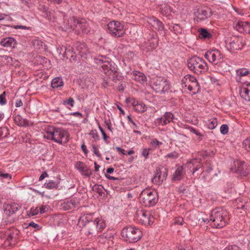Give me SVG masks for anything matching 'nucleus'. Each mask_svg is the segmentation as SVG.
I'll use <instances>...</instances> for the list:
<instances>
[{
  "mask_svg": "<svg viewBox=\"0 0 250 250\" xmlns=\"http://www.w3.org/2000/svg\"><path fill=\"white\" fill-rule=\"evenodd\" d=\"M7 103L6 99V92L4 91L0 95V105H3Z\"/></svg>",
  "mask_w": 250,
  "mask_h": 250,
  "instance_id": "8fccbe9b",
  "label": "nucleus"
},
{
  "mask_svg": "<svg viewBox=\"0 0 250 250\" xmlns=\"http://www.w3.org/2000/svg\"><path fill=\"white\" fill-rule=\"evenodd\" d=\"M44 137L59 144H62L68 141L69 134L67 131L62 128L49 126L46 129Z\"/></svg>",
  "mask_w": 250,
  "mask_h": 250,
  "instance_id": "f03ea898",
  "label": "nucleus"
},
{
  "mask_svg": "<svg viewBox=\"0 0 250 250\" xmlns=\"http://www.w3.org/2000/svg\"><path fill=\"white\" fill-rule=\"evenodd\" d=\"M114 234V231L107 230L106 232L101 235V239L105 238L108 241H112L113 238Z\"/></svg>",
  "mask_w": 250,
  "mask_h": 250,
  "instance_id": "4c0bfd02",
  "label": "nucleus"
},
{
  "mask_svg": "<svg viewBox=\"0 0 250 250\" xmlns=\"http://www.w3.org/2000/svg\"><path fill=\"white\" fill-rule=\"evenodd\" d=\"M161 13L165 16L168 15L171 12V8L169 5L167 4H164L162 5L160 8Z\"/></svg>",
  "mask_w": 250,
  "mask_h": 250,
  "instance_id": "58836bf2",
  "label": "nucleus"
},
{
  "mask_svg": "<svg viewBox=\"0 0 250 250\" xmlns=\"http://www.w3.org/2000/svg\"><path fill=\"white\" fill-rule=\"evenodd\" d=\"M167 176V171L166 168L157 169L152 182L153 183L159 185L166 179Z\"/></svg>",
  "mask_w": 250,
  "mask_h": 250,
  "instance_id": "dca6fc26",
  "label": "nucleus"
},
{
  "mask_svg": "<svg viewBox=\"0 0 250 250\" xmlns=\"http://www.w3.org/2000/svg\"><path fill=\"white\" fill-rule=\"evenodd\" d=\"M131 102L134 110L137 112L142 113L146 110V106L143 103L140 102L134 99H132Z\"/></svg>",
  "mask_w": 250,
  "mask_h": 250,
  "instance_id": "393cba45",
  "label": "nucleus"
},
{
  "mask_svg": "<svg viewBox=\"0 0 250 250\" xmlns=\"http://www.w3.org/2000/svg\"><path fill=\"white\" fill-rule=\"evenodd\" d=\"M109 34L113 37L119 38L123 37L125 30L122 24L118 21H112L107 24Z\"/></svg>",
  "mask_w": 250,
  "mask_h": 250,
  "instance_id": "ddd939ff",
  "label": "nucleus"
},
{
  "mask_svg": "<svg viewBox=\"0 0 250 250\" xmlns=\"http://www.w3.org/2000/svg\"><path fill=\"white\" fill-rule=\"evenodd\" d=\"M234 28L241 33H250V22L246 21H238L233 23Z\"/></svg>",
  "mask_w": 250,
  "mask_h": 250,
  "instance_id": "f3484780",
  "label": "nucleus"
},
{
  "mask_svg": "<svg viewBox=\"0 0 250 250\" xmlns=\"http://www.w3.org/2000/svg\"><path fill=\"white\" fill-rule=\"evenodd\" d=\"M162 144V143L156 138L152 139L150 142V145L154 149L158 148Z\"/></svg>",
  "mask_w": 250,
  "mask_h": 250,
  "instance_id": "c03bdc74",
  "label": "nucleus"
},
{
  "mask_svg": "<svg viewBox=\"0 0 250 250\" xmlns=\"http://www.w3.org/2000/svg\"><path fill=\"white\" fill-rule=\"evenodd\" d=\"M20 208L21 206L16 203L7 205L4 209V217H10L15 214Z\"/></svg>",
  "mask_w": 250,
  "mask_h": 250,
  "instance_id": "5701e85b",
  "label": "nucleus"
},
{
  "mask_svg": "<svg viewBox=\"0 0 250 250\" xmlns=\"http://www.w3.org/2000/svg\"><path fill=\"white\" fill-rule=\"evenodd\" d=\"M212 37L211 34L206 29L201 28L199 33V37L204 39H210Z\"/></svg>",
  "mask_w": 250,
  "mask_h": 250,
  "instance_id": "e433bc0d",
  "label": "nucleus"
},
{
  "mask_svg": "<svg viewBox=\"0 0 250 250\" xmlns=\"http://www.w3.org/2000/svg\"><path fill=\"white\" fill-rule=\"evenodd\" d=\"M63 85V82L60 77H57L53 79L51 82V86L53 88H58Z\"/></svg>",
  "mask_w": 250,
  "mask_h": 250,
  "instance_id": "c9c22d12",
  "label": "nucleus"
},
{
  "mask_svg": "<svg viewBox=\"0 0 250 250\" xmlns=\"http://www.w3.org/2000/svg\"><path fill=\"white\" fill-rule=\"evenodd\" d=\"M69 201L71 203V205H73V208L78 207L80 204V199L76 197H74L70 200H69Z\"/></svg>",
  "mask_w": 250,
  "mask_h": 250,
  "instance_id": "de8ad7c7",
  "label": "nucleus"
},
{
  "mask_svg": "<svg viewBox=\"0 0 250 250\" xmlns=\"http://www.w3.org/2000/svg\"><path fill=\"white\" fill-rule=\"evenodd\" d=\"M74 47L77 52V56H80L85 58V56L89 53L86 45L84 43L77 42Z\"/></svg>",
  "mask_w": 250,
  "mask_h": 250,
  "instance_id": "4be33fe9",
  "label": "nucleus"
},
{
  "mask_svg": "<svg viewBox=\"0 0 250 250\" xmlns=\"http://www.w3.org/2000/svg\"><path fill=\"white\" fill-rule=\"evenodd\" d=\"M241 97L247 101H250V83H245L240 89Z\"/></svg>",
  "mask_w": 250,
  "mask_h": 250,
  "instance_id": "b1692460",
  "label": "nucleus"
},
{
  "mask_svg": "<svg viewBox=\"0 0 250 250\" xmlns=\"http://www.w3.org/2000/svg\"><path fill=\"white\" fill-rule=\"evenodd\" d=\"M205 126L209 129H213L217 125V120L216 118H210L204 121Z\"/></svg>",
  "mask_w": 250,
  "mask_h": 250,
  "instance_id": "7c9ffc66",
  "label": "nucleus"
},
{
  "mask_svg": "<svg viewBox=\"0 0 250 250\" xmlns=\"http://www.w3.org/2000/svg\"><path fill=\"white\" fill-rule=\"evenodd\" d=\"M68 23L64 24L62 30L68 31L72 29L78 35L87 34L91 29L89 24L84 19L77 20L74 17L70 18Z\"/></svg>",
  "mask_w": 250,
  "mask_h": 250,
  "instance_id": "f257e3e1",
  "label": "nucleus"
},
{
  "mask_svg": "<svg viewBox=\"0 0 250 250\" xmlns=\"http://www.w3.org/2000/svg\"><path fill=\"white\" fill-rule=\"evenodd\" d=\"M184 223V220L183 218L181 217H178L175 218L174 224H177V225H182Z\"/></svg>",
  "mask_w": 250,
  "mask_h": 250,
  "instance_id": "4d7b16f0",
  "label": "nucleus"
},
{
  "mask_svg": "<svg viewBox=\"0 0 250 250\" xmlns=\"http://www.w3.org/2000/svg\"><path fill=\"white\" fill-rule=\"evenodd\" d=\"M147 22L150 27L157 30L162 36L166 35L167 30L165 29L164 24L158 19L154 17H149L147 20Z\"/></svg>",
  "mask_w": 250,
  "mask_h": 250,
  "instance_id": "2eb2a0df",
  "label": "nucleus"
},
{
  "mask_svg": "<svg viewBox=\"0 0 250 250\" xmlns=\"http://www.w3.org/2000/svg\"><path fill=\"white\" fill-rule=\"evenodd\" d=\"M224 250H241V249L236 245H230L226 248Z\"/></svg>",
  "mask_w": 250,
  "mask_h": 250,
  "instance_id": "13d9d810",
  "label": "nucleus"
},
{
  "mask_svg": "<svg viewBox=\"0 0 250 250\" xmlns=\"http://www.w3.org/2000/svg\"><path fill=\"white\" fill-rule=\"evenodd\" d=\"M205 58L210 63L214 65H219L221 66L227 65L223 62V55L221 52L217 49H210L204 54Z\"/></svg>",
  "mask_w": 250,
  "mask_h": 250,
  "instance_id": "1a4fd4ad",
  "label": "nucleus"
},
{
  "mask_svg": "<svg viewBox=\"0 0 250 250\" xmlns=\"http://www.w3.org/2000/svg\"><path fill=\"white\" fill-rule=\"evenodd\" d=\"M208 17V11L206 10L202 9L198 12L197 18L200 21H203L206 19Z\"/></svg>",
  "mask_w": 250,
  "mask_h": 250,
  "instance_id": "ea45409f",
  "label": "nucleus"
},
{
  "mask_svg": "<svg viewBox=\"0 0 250 250\" xmlns=\"http://www.w3.org/2000/svg\"><path fill=\"white\" fill-rule=\"evenodd\" d=\"M92 151L98 157L100 158L101 157V155L99 151L97 146L95 145L92 146Z\"/></svg>",
  "mask_w": 250,
  "mask_h": 250,
  "instance_id": "bf43d9fd",
  "label": "nucleus"
},
{
  "mask_svg": "<svg viewBox=\"0 0 250 250\" xmlns=\"http://www.w3.org/2000/svg\"><path fill=\"white\" fill-rule=\"evenodd\" d=\"M28 227H32L34 229H36L37 230H40L41 229V227L37 224L31 222L28 224Z\"/></svg>",
  "mask_w": 250,
  "mask_h": 250,
  "instance_id": "052dcab7",
  "label": "nucleus"
},
{
  "mask_svg": "<svg viewBox=\"0 0 250 250\" xmlns=\"http://www.w3.org/2000/svg\"><path fill=\"white\" fill-rule=\"evenodd\" d=\"M106 177L110 180H115L116 184H120L122 181V180L121 179H119L118 178H116V177H113L111 176H109V175H108V176L106 175Z\"/></svg>",
  "mask_w": 250,
  "mask_h": 250,
  "instance_id": "e2e57ef3",
  "label": "nucleus"
},
{
  "mask_svg": "<svg viewBox=\"0 0 250 250\" xmlns=\"http://www.w3.org/2000/svg\"><path fill=\"white\" fill-rule=\"evenodd\" d=\"M39 213L38 208H32L30 210L29 215L31 216H34L37 215Z\"/></svg>",
  "mask_w": 250,
  "mask_h": 250,
  "instance_id": "5fc2aeb1",
  "label": "nucleus"
},
{
  "mask_svg": "<svg viewBox=\"0 0 250 250\" xmlns=\"http://www.w3.org/2000/svg\"><path fill=\"white\" fill-rule=\"evenodd\" d=\"M158 42L159 40L157 37H153L151 40H149L146 45L147 51H150L155 49L158 46Z\"/></svg>",
  "mask_w": 250,
  "mask_h": 250,
  "instance_id": "c85d7f7f",
  "label": "nucleus"
},
{
  "mask_svg": "<svg viewBox=\"0 0 250 250\" xmlns=\"http://www.w3.org/2000/svg\"><path fill=\"white\" fill-rule=\"evenodd\" d=\"M94 215V213H88L84 214L80 218L78 221V224L80 227H84L83 229H82V231H83V230L88 226V224L93 223L92 221Z\"/></svg>",
  "mask_w": 250,
  "mask_h": 250,
  "instance_id": "a211bd4d",
  "label": "nucleus"
},
{
  "mask_svg": "<svg viewBox=\"0 0 250 250\" xmlns=\"http://www.w3.org/2000/svg\"><path fill=\"white\" fill-rule=\"evenodd\" d=\"M75 168L84 176L88 177L92 174L91 170L83 162L80 161L77 162Z\"/></svg>",
  "mask_w": 250,
  "mask_h": 250,
  "instance_id": "412c9836",
  "label": "nucleus"
},
{
  "mask_svg": "<svg viewBox=\"0 0 250 250\" xmlns=\"http://www.w3.org/2000/svg\"><path fill=\"white\" fill-rule=\"evenodd\" d=\"M106 224L103 216H98L94 219L93 223L88 224V226L83 230L86 235H96L102 231L106 227Z\"/></svg>",
  "mask_w": 250,
  "mask_h": 250,
  "instance_id": "0eeeda50",
  "label": "nucleus"
},
{
  "mask_svg": "<svg viewBox=\"0 0 250 250\" xmlns=\"http://www.w3.org/2000/svg\"><path fill=\"white\" fill-rule=\"evenodd\" d=\"M152 88L156 93H162L168 91L170 85L167 79L156 77L152 80Z\"/></svg>",
  "mask_w": 250,
  "mask_h": 250,
  "instance_id": "9b49d317",
  "label": "nucleus"
},
{
  "mask_svg": "<svg viewBox=\"0 0 250 250\" xmlns=\"http://www.w3.org/2000/svg\"><path fill=\"white\" fill-rule=\"evenodd\" d=\"M0 57L3 58L4 59V60H5L8 63H9L10 64H12L13 61V58L12 57H9L7 55H3V56H1Z\"/></svg>",
  "mask_w": 250,
  "mask_h": 250,
  "instance_id": "6e6d98bb",
  "label": "nucleus"
},
{
  "mask_svg": "<svg viewBox=\"0 0 250 250\" xmlns=\"http://www.w3.org/2000/svg\"><path fill=\"white\" fill-rule=\"evenodd\" d=\"M178 157V153L175 151H173V152H170V153L167 154L165 156V158H170L171 159H175L177 158Z\"/></svg>",
  "mask_w": 250,
  "mask_h": 250,
  "instance_id": "603ef678",
  "label": "nucleus"
},
{
  "mask_svg": "<svg viewBox=\"0 0 250 250\" xmlns=\"http://www.w3.org/2000/svg\"><path fill=\"white\" fill-rule=\"evenodd\" d=\"M59 183L60 180L59 179H57L56 180H50L45 183L44 186L47 189H52L57 188Z\"/></svg>",
  "mask_w": 250,
  "mask_h": 250,
  "instance_id": "473e14b6",
  "label": "nucleus"
},
{
  "mask_svg": "<svg viewBox=\"0 0 250 250\" xmlns=\"http://www.w3.org/2000/svg\"><path fill=\"white\" fill-rule=\"evenodd\" d=\"M62 208L64 210H69V209H70L73 208V205H71V203H70V202L69 201H67L64 202L62 204Z\"/></svg>",
  "mask_w": 250,
  "mask_h": 250,
  "instance_id": "a18cd8bd",
  "label": "nucleus"
},
{
  "mask_svg": "<svg viewBox=\"0 0 250 250\" xmlns=\"http://www.w3.org/2000/svg\"><path fill=\"white\" fill-rule=\"evenodd\" d=\"M121 235L125 241L128 243H135L141 239L142 232L138 228L129 226L122 229Z\"/></svg>",
  "mask_w": 250,
  "mask_h": 250,
  "instance_id": "423d86ee",
  "label": "nucleus"
},
{
  "mask_svg": "<svg viewBox=\"0 0 250 250\" xmlns=\"http://www.w3.org/2000/svg\"><path fill=\"white\" fill-rule=\"evenodd\" d=\"M94 62L101 66L103 70L107 75H111L112 73L114 75H117V65L114 62H111L110 58L104 56H99L94 59Z\"/></svg>",
  "mask_w": 250,
  "mask_h": 250,
  "instance_id": "39448f33",
  "label": "nucleus"
},
{
  "mask_svg": "<svg viewBox=\"0 0 250 250\" xmlns=\"http://www.w3.org/2000/svg\"><path fill=\"white\" fill-rule=\"evenodd\" d=\"M230 169L233 172L241 176H246L250 173V168L247 167L245 163L239 160L233 162Z\"/></svg>",
  "mask_w": 250,
  "mask_h": 250,
  "instance_id": "4468645a",
  "label": "nucleus"
},
{
  "mask_svg": "<svg viewBox=\"0 0 250 250\" xmlns=\"http://www.w3.org/2000/svg\"><path fill=\"white\" fill-rule=\"evenodd\" d=\"M181 83L183 87H187L189 91H192L194 94L200 90V85L196 78L193 75L188 74L185 76L182 79Z\"/></svg>",
  "mask_w": 250,
  "mask_h": 250,
  "instance_id": "9d476101",
  "label": "nucleus"
},
{
  "mask_svg": "<svg viewBox=\"0 0 250 250\" xmlns=\"http://www.w3.org/2000/svg\"><path fill=\"white\" fill-rule=\"evenodd\" d=\"M39 212L42 214L48 210V207L46 206H42L39 208Z\"/></svg>",
  "mask_w": 250,
  "mask_h": 250,
  "instance_id": "0e129e2a",
  "label": "nucleus"
},
{
  "mask_svg": "<svg viewBox=\"0 0 250 250\" xmlns=\"http://www.w3.org/2000/svg\"><path fill=\"white\" fill-rule=\"evenodd\" d=\"M210 220L212 226L217 229H220L226 225L229 220L228 212L221 208H216L212 210L210 215Z\"/></svg>",
  "mask_w": 250,
  "mask_h": 250,
  "instance_id": "7ed1b4c3",
  "label": "nucleus"
},
{
  "mask_svg": "<svg viewBox=\"0 0 250 250\" xmlns=\"http://www.w3.org/2000/svg\"><path fill=\"white\" fill-rule=\"evenodd\" d=\"M15 123L19 126L23 127L30 125V122L24 118H23L20 115H17L14 118Z\"/></svg>",
  "mask_w": 250,
  "mask_h": 250,
  "instance_id": "c756f323",
  "label": "nucleus"
},
{
  "mask_svg": "<svg viewBox=\"0 0 250 250\" xmlns=\"http://www.w3.org/2000/svg\"><path fill=\"white\" fill-rule=\"evenodd\" d=\"M63 104L64 105L69 104L71 107H73L74 104V101L72 98H69L67 100L63 102Z\"/></svg>",
  "mask_w": 250,
  "mask_h": 250,
  "instance_id": "864d4df0",
  "label": "nucleus"
},
{
  "mask_svg": "<svg viewBox=\"0 0 250 250\" xmlns=\"http://www.w3.org/2000/svg\"><path fill=\"white\" fill-rule=\"evenodd\" d=\"M168 29L175 34H179L182 33V28L179 24L174 23H168L167 24Z\"/></svg>",
  "mask_w": 250,
  "mask_h": 250,
  "instance_id": "72a5a7b5",
  "label": "nucleus"
},
{
  "mask_svg": "<svg viewBox=\"0 0 250 250\" xmlns=\"http://www.w3.org/2000/svg\"><path fill=\"white\" fill-rule=\"evenodd\" d=\"M130 76L132 79L141 83H144L146 82V76L144 74L140 71H133L130 73Z\"/></svg>",
  "mask_w": 250,
  "mask_h": 250,
  "instance_id": "a878e982",
  "label": "nucleus"
},
{
  "mask_svg": "<svg viewBox=\"0 0 250 250\" xmlns=\"http://www.w3.org/2000/svg\"><path fill=\"white\" fill-rule=\"evenodd\" d=\"M184 174L183 167H178L173 175V180H181L183 178Z\"/></svg>",
  "mask_w": 250,
  "mask_h": 250,
  "instance_id": "2f4dec72",
  "label": "nucleus"
},
{
  "mask_svg": "<svg viewBox=\"0 0 250 250\" xmlns=\"http://www.w3.org/2000/svg\"><path fill=\"white\" fill-rule=\"evenodd\" d=\"M220 130L221 134L226 135L228 133L229 126L226 124L222 125L220 127Z\"/></svg>",
  "mask_w": 250,
  "mask_h": 250,
  "instance_id": "3c124183",
  "label": "nucleus"
},
{
  "mask_svg": "<svg viewBox=\"0 0 250 250\" xmlns=\"http://www.w3.org/2000/svg\"><path fill=\"white\" fill-rule=\"evenodd\" d=\"M188 167L189 169H192V174H194L202 167V164L199 159H194L189 162Z\"/></svg>",
  "mask_w": 250,
  "mask_h": 250,
  "instance_id": "cd10ccee",
  "label": "nucleus"
},
{
  "mask_svg": "<svg viewBox=\"0 0 250 250\" xmlns=\"http://www.w3.org/2000/svg\"><path fill=\"white\" fill-rule=\"evenodd\" d=\"M243 145L246 150L250 151V137L248 138L243 141Z\"/></svg>",
  "mask_w": 250,
  "mask_h": 250,
  "instance_id": "09e8293b",
  "label": "nucleus"
},
{
  "mask_svg": "<svg viewBox=\"0 0 250 250\" xmlns=\"http://www.w3.org/2000/svg\"><path fill=\"white\" fill-rule=\"evenodd\" d=\"M250 73V70L246 68H243L239 69L237 71V74L240 76H244L249 75Z\"/></svg>",
  "mask_w": 250,
  "mask_h": 250,
  "instance_id": "79ce46f5",
  "label": "nucleus"
},
{
  "mask_svg": "<svg viewBox=\"0 0 250 250\" xmlns=\"http://www.w3.org/2000/svg\"><path fill=\"white\" fill-rule=\"evenodd\" d=\"M158 201V195L156 191L149 189H144L140 194V202L145 207L154 206Z\"/></svg>",
  "mask_w": 250,
  "mask_h": 250,
  "instance_id": "6e6552de",
  "label": "nucleus"
},
{
  "mask_svg": "<svg viewBox=\"0 0 250 250\" xmlns=\"http://www.w3.org/2000/svg\"><path fill=\"white\" fill-rule=\"evenodd\" d=\"M0 43L3 47L14 48L17 44V42L13 38L8 37L1 39Z\"/></svg>",
  "mask_w": 250,
  "mask_h": 250,
  "instance_id": "bb28decb",
  "label": "nucleus"
},
{
  "mask_svg": "<svg viewBox=\"0 0 250 250\" xmlns=\"http://www.w3.org/2000/svg\"><path fill=\"white\" fill-rule=\"evenodd\" d=\"M238 208H242L244 210L245 209H248L249 208V205H248L247 204H246L245 205H243V204H242L241 205H240L238 207H237Z\"/></svg>",
  "mask_w": 250,
  "mask_h": 250,
  "instance_id": "774afa93",
  "label": "nucleus"
},
{
  "mask_svg": "<svg viewBox=\"0 0 250 250\" xmlns=\"http://www.w3.org/2000/svg\"><path fill=\"white\" fill-rule=\"evenodd\" d=\"M9 135L8 128L4 127L0 128V139L5 138Z\"/></svg>",
  "mask_w": 250,
  "mask_h": 250,
  "instance_id": "a19ab883",
  "label": "nucleus"
},
{
  "mask_svg": "<svg viewBox=\"0 0 250 250\" xmlns=\"http://www.w3.org/2000/svg\"><path fill=\"white\" fill-rule=\"evenodd\" d=\"M48 176V174L46 172H43L42 174L40 175L39 180L40 181H42L44 179L45 177Z\"/></svg>",
  "mask_w": 250,
  "mask_h": 250,
  "instance_id": "338daca9",
  "label": "nucleus"
},
{
  "mask_svg": "<svg viewBox=\"0 0 250 250\" xmlns=\"http://www.w3.org/2000/svg\"><path fill=\"white\" fill-rule=\"evenodd\" d=\"M244 45V40L242 38H235L230 40L228 47L232 50H237L241 49Z\"/></svg>",
  "mask_w": 250,
  "mask_h": 250,
  "instance_id": "6ab92c4d",
  "label": "nucleus"
},
{
  "mask_svg": "<svg viewBox=\"0 0 250 250\" xmlns=\"http://www.w3.org/2000/svg\"><path fill=\"white\" fill-rule=\"evenodd\" d=\"M23 103L21 99H17L15 103V106L17 107H21Z\"/></svg>",
  "mask_w": 250,
  "mask_h": 250,
  "instance_id": "69168bd1",
  "label": "nucleus"
},
{
  "mask_svg": "<svg viewBox=\"0 0 250 250\" xmlns=\"http://www.w3.org/2000/svg\"><path fill=\"white\" fill-rule=\"evenodd\" d=\"M150 150L151 148H143L142 149L141 155L145 158L146 160L148 158Z\"/></svg>",
  "mask_w": 250,
  "mask_h": 250,
  "instance_id": "49530a36",
  "label": "nucleus"
},
{
  "mask_svg": "<svg viewBox=\"0 0 250 250\" xmlns=\"http://www.w3.org/2000/svg\"><path fill=\"white\" fill-rule=\"evenodd\" d=\"M64 53L67 58L70 57L72 58L73 60H75L77 57V52L75 51L74 47L71 48L70 47H65V51Z\"/></svg>",
  "mask_w": 250,
  "mask_h": 250,
  "instance_id": "f704fd0d",
  "label": "nucleus"
},
{
  "mask_svg": "<svg viewBox=\"0 0 250 250\" xmlns=\"http://www.w3.org/2000/svg\"><path fill=\"white\" fill-rule=\"evenodd\" d=\"M90 135L94 139V140H99V135L96 130H92L90 133Z\"/></svg>",
  "mask_w": 250,
  "mask_h": 250,
  "instance_id": "680f3d73",
  "label": "nucleus"
},
{
  "mask_svg": "<svg viewBox=\"0 0 250 250\" xmlns=\"http://www.w3.org/2000/svg\"><path fill=\"white\" fill-rule=\"evenodd\" d=\"M136 219L139 223L145 226L152 224L154 219L150 211L143 209H138L136 211Z\"/></svg>",
  "mask_w": 250,
  "mask_h": 250,
  "instance_id": "f8f14e48",
  "label": "nucleus"
},
{
  "mask_svg": "<svg viewBox=\"0 0 250 250\" xmlns=\"http://www.w3.org/2000/svg\"><path fill=\"white\" fill-rule=\"evenodd\" d=\"M42 12L44 14L43 16L45 18L50 21L52 20V15L53 14V12L49 11L47 8L45 7L43 8Z\"/></svg>",
  "mask_w": 250,
  "mask_h": 250,
  "instance_id": "37998d69",
  "label": "nucleus"
},
{
  "mask_svg": "<svg viewBox=\"0 0 250 250\" xmlns=\"http://www.w3.org/2000/svg\"><path fill=\"white\" fill-rule=\"evenodd\" d=\"M173 119V115L171 112H167L162 117L156 119L155 123L158 125L163 126L172 121Z\"/></svg>",
  "mask_w": 250,
  "mask_h": 250,
  "instance_id": "aec40b11",
  "label": "nucleus"
},
{
  "mask_svg": "<svg viewBox=\"0 0 250 250\" xmlns=\"http://www.w3.org/2000/svg\"><path fill=\"white\" fill-rule=\"evenodd\" d=\"M187 65L190 70L198 75L205 73L208 69L206 61L203 58L195 56L188 60Z\"/></svg>",
  "mask_w": 250,
  "mask_h": 250,
  "instance_id": "20e7f679",
  "label": "nucleus"
}]
</instances>
